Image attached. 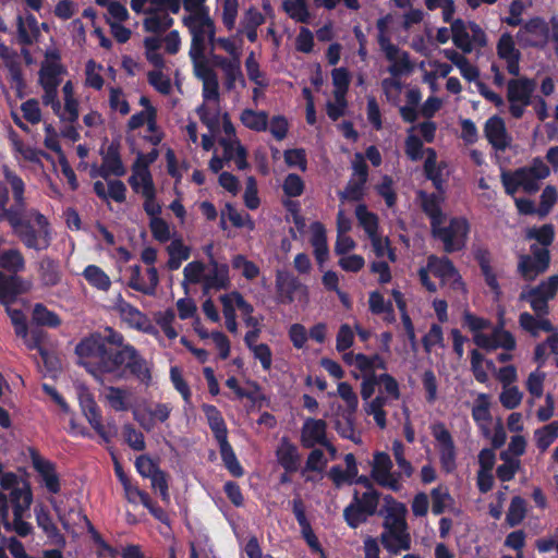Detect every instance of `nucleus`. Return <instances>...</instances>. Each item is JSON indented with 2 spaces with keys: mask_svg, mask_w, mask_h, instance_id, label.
<instances>
[{
  "mask_svg": "<svg viewBox=\"0 0 558 558\" xmlns=\"http://www.w3.org/2000/svg\"><path fill=\"white\" fill-rule=\"evenodd\" d=\"M302 288L300 280L288 271L278 270L276 274V294L279 304L289 305L294 301V294Z\"/></svg>",
  "mask_w": 558,
  "mask_h": 558,
  "instance_id": "nucleus-20",
  "label": "nucleus"
},
{
  "mask_svg": "<svg viewBox=\"0 0 558 558\" xmlns=\"http://www.w3.org/2000/svg\"><path fill=\"white\" fill-rule=\"evenodd\" d=\"M428 266L432 268L433 274L442 280L451 279L458 271L452 260L447 256H429Z\"/></svg>",
  "mask_w": 558,
  "mask_h": 558,
  "instance_id": "nucleus-37",
  "label": "nucleus"
},
{
  "mask_svg": "<svg viewBox=\"0 0 558 558\" xmlns=\"http://www.w3.org/2000/svg\"><path fill=\"white\" fill-rule=\"evenodd\" d=\"M241 123L255 132H265L268 128V113L266 111H256L250 108L242 110L240 114Z\"/></svg>",
  "mask_w": 558,
  "mask_h": 558,
  "instance_id": "nucleus-30",
  "label": "nucleus"
},
{
  "mask_svg": "<svg viewBox=\"0 0 558 558\" xmlns=\"http://www.w3.org/2000/svg\"><path fill=\"white\" fill-rule=\"evenodd\" d=\"M551 35V28L541 16L527 20L517 33L519 43L524 48L545 49Z\"/></svg>",
  "mask_w": 558,
  "mask_h": 558,
  "instance_id": "nucleus-6",
  "label": "nucleus"
},
{
  "mask_svg": "<svg viewBox=\"0 0 558 558\" xmlns=\"http://www.w3.org/2000/svg\"><path fill=\"white\" fill-rule=\"evenodd\" d=\"M525 238L527 240H535L543 245L542 248H547L555 240V228L551 223H545L542 227H533L527 229Z\"/></svg>",
  "mask_w": 558,
  "mask_h": 558,
  "instance_id": "nucleus-48",
  "label": "nucleus"
},
{
  "mask_svg": "<svg viewBox=\"0 0 558 558\" xmlns=\"http://www.w3.org/2000/svg\"><path fill=\"white\" fill-rule=\"evenodd\" d=\"M451 33L454 46L463 53H471L473 50L472 39L463 20L457 19L451 23Z\"/></svg>",
  "mask_w": 558,
  "mask_h": 558,
  "instance_id": "nucleus-33",
  "label": "nucleus"
},
{
  "mask_svg": "<svg viewBox=\"0 0 558 558\" xmlns=\"http://www.w3.org/2000/svg\"><path fill=\"white\" fill-rule=\"evenodd\" d=\"M10 502L13 508V512L19 507L21 512H25L29 509L33 502V492L31 484L27 481H22V487L16 486L10 490Z\"/></svg>",
  "mask_w": 558,
  "mask_h": 558,
  "instance_id": "nucleus-31",
  "label": "nucleus"
},
{
  "mask_svg": "<svg viewBox=\"0 0 558 558\" xmlns=\"http://www.w3.org/2000/svg\"><path fill=\"white\" fill-rule=\"evenodd\" d=\"M557 197L558 194L556 187L553 185H547L541 194L539 207L537 209L538 215L542 217L548 215L550 209L556 204Z\"/></svg>",
  "mask_w": 558,
  "mask_h": 558,
  "instance_id": "nucleus-64",
  "label": "nucleus"
},
{
  "mask_svg": "<svg viewBox=\"0 0 558 558\" xmlns=\"http://www.w3.org/2000/svg\"><path fill=\"white\" fill-rule=\"evenodd\" d=\"M485 137L494 149L504 151L510 143L506 124L499 116L490 117L484 126Z\"/></svg>",
  "mask_w": 558,
  "mask_h": 558,
  "instance_id": "nucleus-18",
  "label": "nucleus"
},
{
  "mask_svg": "<svg viewBox=\"0 0 558 558\" xmlns=\"http://www.w3.org/2000/svg\"><path fill=\"white\" fill-rule=\"evenodd\" d=\"M106 399L109 405L117 412H123L129 409L128 392L123 388L109 386L107 388Z\"/></svg>",
  "mask_w": 558,
  "mask_h": 558,
  "instance_id": "nucleus-49",
  "label": "nucleus"
},
{
  "mask_svg": "<svg viewBox=\"0 0 558 558\" xmlns=\"http://www.w3.org/2000/svg\"><path fill=\"white\" fill-rule=\"evenodd\" d=\"M35 515L37 525L44 531L47 537L54 544L64 546L65 538L63 534L60 533L58 526L54 524L49 510L44 506L36 507Z\"/></svg>",
  "mask_w": 558,
  "mask_h": 558,
  "instance_id": "nucleus-25",
  "label": "nucleus"
},
{
  "mask_svg": "<svg viewBox=\"0 0 558 558\" xmlns=\"http://www.w3.org/2000/svg\"><path fill=\"white\" fill-rule=\"evenodd\" d=\"M519 300L527 302L537 318L546 317L550 313L549 301L542 295L533 294V290L527 287L520 292Z\"/></svg>",
  "mask_w": 558,
  "mask_h": 558,
  "instance_id": "nucleus-32",
  "label": "nucleus"
},
{
  "mask_svg": "<svg viewBox=\"0 0 558 558\" xmlns=\"http://www.w3.org/2000/svg\"><path fill=\"white\" fill-rule=\"evenodd\" d=\"M357 473V471L350 468L343 470L341 465L337 464L329 469L327 475L336 488H341L344 484L353 485Z\"/></svg>",
  "mask_w": 558,
  "mask_h": 558,
  "instance_id": "nucleus-47",
  "label": "nucleus"
},
{
  "mask_svg": "<svg viewBox=\"0 0 558 558\" xmlns=\"http://www.w3.org/2000/svg\"><path fill=\"white\" fill-rule=\"evenodd\" d=\"M300 440L301 445L306 449L319 445L331 453L336 452L335 446L327 438V423L322 418H306L301 428Z\"/></svg>",
  "mask_w": 558,
  "mask_h": 558,
  "instance_id": "nucleus-9",
  "label": "nucleus"
},
{
  "mask_svg": "<svg viewBox=\"0 0 558 558\" xmlns=\"http://www.w3.org/2000/svg\"><path fill=\"white\" fill-rule=\"evenodd\" d=\"M529 288L533 290V294L542 295L547 301L554 300L558 292V275L549 276L537 286Z\"/></svg>",
  "mask_w": 558,
  "mask_h": 558,
  "instance_id": "nucleus-55",
  "label": "nucleus"
},
{
  "mask_svg": "<svg viewBox=\"0 0 558 558\" xmlns=\"http://www.w3.org/2000/svg\"><path fill=\"white\" fill-rule=\"evenodd\" d=\"M518 184L523 189L524 192L532 194L539 190V180L529 172L524 167L514 170Z\"/></svg>",
  "mask_w": 558,
  "mask_h": 558,
  "instance_id": "nucleus-62",
  "label": "nucleus"
},
{
  "mask_svg": "<svg viewBox=\"0 0 558 558\" xmlns=\"http://www.w3.org/2000/svg\"><path fill=\"white\" fill-rule=\"evenodd\" d=\"M83 276L90 286L98 290L108 291L111 287L109 276L96 265L86 266Z\"/></svg>",
  "mask_w": 558,
  "mask_h": 558,
  "instance_id": "nucleus-40",
  "label": "nucleus"
},
{
  "mask_svg": "<svg viewBox=\"0 0 558 558\" xmlns=\"http://www.w3.org/2000/svg\"><path fill=\"white\" fill-rule=\"evenodd\" d=\"M472 417L475 422L490 421L489 400L486 393H480L472 409Z\"/></svg>",
  "mask_w": 558,
  "mask_h": 558,
  "instance_id": "nucleus-63",
  "label": "nucleus"
},
{
  "mask_svg": "<svg viewBox=\"0 0 558 558\" xmlns=\"http://www.w3.org/2000/svg\"><path fill=\"white\" fill-rule=\"evenodd\" d=\"M5 311L14 327L15 335L19 338L26 339L28 336V326L24 312L19 308H11L10 305L5 306Z\"/></svg>",
  "mask_w": 558,
  "mask_h": 558,
  "instance_id": "nucleus-53",
  "label": "nucleus"
},
{
  "mask_svg": "<svg viewBox=\"0 0 558 558\" xmlns=\"http://www.w3.org/2000/svg\"><path fill=\"white\" fill-rule=\"evenodd\" d=\"M169 259L167 267L170 270H177L181 267L183 260L190 258V248L185 246L180 239L173 240L167 247Z\"/></svg>",
  "mask_w": 558,
  "mask_h": 558,
  "instance_id": "nucleus-35",
  "label": "nucleus"
},
{
  "mask_svg": "<svg viewBox=\"0 0 558 558\" xmlns=\"http://www.w3.org/2000/svg\"><path fill=\"white\" fill-rule=\"evenodd\" d=\"M26 292L24 281L17 275L8 276L0 271V304L9 306L19 295Z\"/></svg>",
  "mask_w": 558,
  "mask_h": 558,
  "instance_id": "nucleus-21",
  "label": "nucleus"
},
{
  "mask_svg": "<svg viewBox=\"0 0 558 558\" xmlns=\"http://www.w3.org/2000/svg\"><path fill=\"white\" fill-rule=\"evenodd\" d=\"M305 183L296 173H289L282 183V191L289 198L299 197L304 193Z\"/></svg>",
  "mask_w": 558,
  "mask_h": 558,
  "instance_id": "nucleus-56",
  "label": "nucleus"
},
{
  "mask_svg": "<svg viewBox=\"0 0 558 558\" xmlns=\"http://www.w3.org/2000/svg\"><path fill=\"white\" fill-rule=\"evenodd\" d=\"M219 451L225 468L234 477H242L244 475V469L239 462L236 454L229 441L219 445Z\"/></svg>",
  "mask_w": 558,
  "mask_h": 558,
  "instance_id": "nucleus-36",
  "label": "nucleus"
},
{
  "mask_svg": "<svg viewBox=\"0 0 558 558\" xmlns=\"http://www.w3.org/2000/svg\"><path fill=\"white\" fill-rule=\"evenodd\" d=\"M24 513L25 512H21L20 508L17 507L13 513V524L5 521L4 529L8 531L13 529L15 533L21 537L28 536L33 532V526L31 523L23 520Z\"/></svg>",
  "mask_w": 558,
  "mask_h": 558,
  "instance_id": "nucleus-61",
  "label": "nucleus"
},
{
  "mask_svg": "<svg viewBox=\"0 0 558 558\" xmlns=\"http://www.w3.org/2000/svg\"><path fill=\"white\" fill-rule=\"evenodd\" d=\"M532 255L523 254L519 258L518 272L525 281H533L545 272L550 264L548 248H539L536 244L530 246Z\"/></svg>",
  "mask_w": 558,
  "mask_h": 558,
  "instance_id": "nucleus-7",
  "label": "nucleus"
},
{
  "mask_svg": "<svg viewBox=\"0 0 558 558\" xmlns=\"http://www.w3.org/2000/svg\"><path fill=\"white\" fill-rule=\"evenodd\" d=\"M31 459L33 468L41 477L46 489L50 494H59L61 490V483L56 470V464L50 460L44 459L35 449H31Z\"/></svg>",
  "mask_w": 558,
  "mask_h": 558,
  "instance_id": "nucleus-14",
  "label": "nucleus"
},
{
  "mask_svg": "<svg viewBox=\"0 0 558 558\" xmlns=\"http://www.w3.org/2000/svg\"><path fill=\"white\" fill-rule=\"evenodd\" d=\"M182 22L184 25H190V23L201 22L202 27L205 33V36L208 37V40L211 44L216 43L217 38L215 37V34H216L215 23L210 19L207 9H202L199 12H195L194 14L184 16Z\"/></svg>",
  "mask_w": 558,
  "mask_h": 558,
  "instance_id": "nucleus-41",
  "label": "nucleus"
},
{
  "mask_svg": "<svg viewBox=\"0 0 558 558\" xmlns=\"http://www.w3.org/2000/svg\"><path fill=\"white\" fill-rule=\"evenodd\" d=\"M0 266L8 270L12 271L14 275L24 270L25 268V259L23 254L17 248H10L3 251L0 255Z\"/></svg>",
  "mask_w": 558,
  "mask_h": 558,
  "instance_id": "nucleus-42",
  "label": "nucleus"
},
{
  "mask_svg": "<svg viewBox=\"0 0 558 558\" xmlns=\"http://www.w3.org/2000/svg\"><path fill=\"white\" fill-rule=\"evenodd\" d=\"M558 438V420L537 428L534 432L536 447L542 451H546L549 446Z\"/></svg>",
  "mask_w": 558,
  "mask_h": 558,
  "instance_id": "nucleus-38",
  "label": "nucleus"
},
{
  "mask_svg": "<svg viewBox=\"0 0 558 558\" xmlns=\"http://www.w3.org/2000/svg\"><path fill=\"white\" fill-rule=\"evenodd\" d=\"M50 57L53 60L44 62L39 70V83L41 87H58L61 83L60 75L64 72V68L59 62V53L53 52Z\"/></svg>",
  "mask_w": 558,
  "mask_h": 558,
  "instance_id": "nucleus-24",
  "label": "nucleus"
},
{
  "mask_svg": "<svg viewBox=\"0 0 558 558\" xmlns=\"http://www.w3.org/2000/svg\"><path fill=\"white\" fill-rule=\"evenodd\" d=\"M474 259L477 263L485 284L489 288L495 301L502 296V290L498 281V274L492 266L490 252L487 248H478L474 252Z\"/></svg>",
  "mask_w": 558,
  "mask_h": 558,
  "instance_id": "nucleus-15",
  "label": "nucleus"
},
{
  "mask_svg": "<svg viewBox=\"0 0 558 558\" xmlns=\"http://www.w3.org/2000/svg\"><path fill=\"white\" fill-rule=\"evenodd\" d=\"M422 211L428 217L432 235L444 244V251L448 254L462 251L466 243L470 225L464 217H452L449 225L442 223L446 215L442 211L446 193H428L420 190L416 193Z\"/></svg>",
  "mask_w": 558,
  "mask_h": 558,
  "instance_id": "nucleus-3",
  "label": "nucleus"
},
{
  "mask_svg": "<svg viewBox=\"0 0 558 558\" xmlns=\"http://www.w3.org/2000/svg\"><path fill=\"white\" fill-rule=\"evenodd\" d=\"M430 433L437 441L439 463L444 472L450 474L457 469V448L453 437L442 422L434 423Z\"/></svg>",
  "mask_w": 558,
  "mask_h": 558,
  "instance_id": "nucleus-5",
  "label": "nucleus"
},
{
  "mask_svg": "<svg viewBox=\"0 0 558 558\" xmlns=\"http://www.w3.org/2000/svg\"><path fill=\"white\" fill-rule=\"evenodd\" d=\"M496 50L498 58L506 61L508 73L518 76L520 73L521 52L515 48L510 33L506 32L499 37Z\"/></svg>",
  "mask_w": 558,
  "mask_h": 558,
  "instance_id": "nucleus-16",
  "label": "nucleus"
},
{
  "mask_svg": "<svg viewBox=\"0 0 558 558\" xmlns=\"http://www.w3.org/2000/svg\"><path fill=\"white\" fill-rule=\"evenodd\" d=\"M526 515V501L521 496H514L506 514V523L510 527L518 526Z\"/></svg>",
  "mask_w": 558,
  "mask_h": 558,
  "instance_id": "nucleus-44",
  "label": "nucleus"
},
{
  "mask_svg": "<svg viewBox=\"0 0 558 558\" xmlns=\"http://www.w3.org/2000/svg\"><path fill=\"white\" fill-rule=\"evenodd\" d=\"M245 69L250 81H252L259 87L268 86L265 73L260 71L259 63L255 59V54L253 51L245 59Z\"/></svg>",
  "mask_w": 558,
  "mask_h": 558,
  "instance_id": "nucleus-52",
  "label": "nucleus"
},
{
  "mask_svg": "<svg viewBox=\"0 0 558 558\" xmlns=\"http://www.w3.org/2000/svg\"><path fill=\"white\" fill-rule=\"evenodd\" d=\"M144 197L143 208L151 218H159L161 214V205L156 201L155 184L141 185L140 192Z\"/></svg>",
  "mask_w": 558,
  "mask_h": 558,
  "instance_id": "nucleus-45",
  "label": "nucleus"
},
{
  "mask_svg": "<svg viewBox=\"0 0 558 558\" xmlns=\"http://www.w3.org/2000/svg\"><path fill=\"white\" fill-rule=\"evenodd\" d=\"M120 142L112 141L106 151H101L102 155V163L100 168H93L90 171V177L95 178L97 175L107 180L110 175L114 177H123L126 173V169L123 165L121 154H120Z\"/></svg>",
  "mask_w": 558,
  "mask_h": 558,
  "instance_id": "nucleus-11",
  "label": "nucleus"
},
{
  "mask_svg": "<svg viewBox=\"0 0 558 558\" xmlns=\"http://www.w3.org/2000/svg\"><path fill=\"white\" fill-rule=\"evenodd\" d=\"M432 512L435 515H440L446 510V502L451 501L452 498L446 487L438 486L432 489Z\"/></svg>",
  "mask_w": 558,
  "mask_h": 558,
  "instance_id": "nucleus-59",
  "label": "nucleus"
},
{
  "mask_svg": "<svg viewBox=\"0 0 558 558\" xmlns=\"http://www.w3.org/2000/svg\"><path fill=\"white\" fill-rule=\"evenodd\" d=\"M185 26L189 27L192 35L191 48L189 52L191 60L204 59L206 36L201 22L190 23V25Z\"/></svg>",
  "mask_w": 558,
  "mask_h": 558,
  "instance_id": "nucleus-34",
  "label": "nucleus"
},
{
  "mask_svg": "<svg viewBox=\"0 0 558 558\" xmlns=\"http://www.w3.org/2000/svg\"><path fill=\"white\" fill-rule=\"evenodd\" d=\"M380 543L390 554L398 555L401 550L411 548V536L408 530L381 533Z\"/></svg>",
  "mask_w": 558,
  "mask_h": 558,
  "instance_id": "nucleus-28",
  "label": "nucleus"
},
{
  "mask_svg": "<svg viewBox=\"0 0 558 558\" xmlns=\"http://www.w3.org/2000/svg\"><path fill=\"white\" fill-rule=\"evenodd\" d=\"M365 184L366 182H364L363 180H350L347 184V186L344 187L343 191H340L338 193L339 195V198L344 202V201H350V202H360L363 199L364 197V189H365Z\"/></svg>",
  "mask_w": 558,
  "mask_h": 558,
  "instance_id": "nucleus-54",
  "label": "nucleus"
},
{
  "mask_svg": "<svg viewBox=\"0 0 558 558\" xmlns=\"http://www.w3.org/2000/svg\"><path fill=\"white\" fill-rule=\"evenodd\" d=\"M33 322L38 326L57 328L61 325V319L54 312L48 310L44 304L36 303L33 308Z\"/></svg>",
  "mask_w": 558,
  "mask_h": 558,
  "instance_id": "nucleus-43",
  "label": "nucleus"
},
{
  "mask_svg": "<svg viewBox=\"0 0 558 558\" xmlns=\"http://www.w3.org/2000/svg\"><path fill=\"white\" fill-rule=\"evenodd\" d=\"M78 401L81 410L90 426L105 442L109 444L112 435L107 430L101 422V412L94 396L88 390H83L78 395Z\"/></svg>",
  "mask_w": 558,
  "mask_h": 558,
  "instance_id": "nucleus-12",
  "label": "nucleus"
},
{
  "mask_svg": "<svg viewBox=\"0 0 558 558\" xmlns=\"http://www.w3.org/2000/svg\"><path fill=\"white\" fill-rule=\"evenodd\" d=\"M123 436L125 442L136 451H143L146 448L144 434L137 430L132 424L123 425Z\"/></svg>",
  "mask_w": 558,
  "mask_h": 558,
  "instance_id": "nucleus-60",
  "label": "nucleus"
},
{
  "mask_svg": "<svg viewBox=\"0 0 558 558\" xmlns=\"http://www.w3.org/2000/svg\"><path fill=\"white\" fill-rule=\"evenodd\" d=\"M426 153L427 157L423 166L425 178L432 181L436 192L446 193L445 180L442 178V170L446 163L440 162L437 165V155L434 148H427Z\"/></svg>",
  "mask_w": 558,
  "mask_h": 558,
  "instance_id": "nucleus-23",
  "label": "nucleus"
},
{
  "mask_svg": "<svg viewBox=\"0 0 558 558\" xmlns=\"http://www.w3.org/2000/svg\"><path fill=\"white\" fill-rule=\"evenodd\" d=\"M535 88L536 82L533 78H512L507 85V99L509 102H522L523 106H531Z\"/></svg>",
  "mask_w": 558,
  "mask_h": 558,
  "instance_id": "nucleus-17",
  "label": "nucleus"
},
{
  "mask_svg": "<svg viewBox=\"0 0 558 558\" xmlns=\"http://www.w3.org/2000/svg\"><path fill=\"white\" fill-rule=\"evenodd\" d=\"M371 476L356 475L354 484L363 486L362 494L354 489L351 502L343 509V520L350 529H357L377 513L381 493L375 488Z\"/></svg>",
  "mask_w": 558,
  "mask_h": 558,
  "instance_id": "nucleus-4",
  "label": "nucleus"
},
{
  "mask_svg": "<svg viewBox=\"0 0 558 558\" xmlns=\"http://www.w3.org/2000/svg\"><path fill=\"white\" fill-rule=\"evenodd\" d=\"M213 269L204 276L205 290H222L230 286L229 266L211 260Z\"/></svg>",
  "mask_w": 558,
  "mask_h": 558,
  "instance_id": "nucleus-26",
  "label": "nucleus"
},
{
  "mask_svg": "<svg viewBox=\"0 0 558 558\" xmlns=\"http://www.w3.org/2000/svg\"><path fill=\"white\" fill-rule=\"evenodd\" d=\"M158 157L157 149L147 154L138 153L136 160L132 166V175L129 178V184L135 193L140 192L141 185L154 184L153 175L149 171V165Z\"/></svg>",
  "mask_w": 558,
  "mask_h": 558,
  "instance_id": "nucleus-13",
  "label": "nucleus"
},
{
  "mask_svg": "<svg viewBox=\"0 0 558 558\" xmlns=\"http://www.w3.org/2000/svg\"><path fill=\"white\" fill-rule=\"evenodd\" d=\"M3 175L11 186L14 204L9 203V189L0 182V221H7L13 234L26 248L45 251L51 245L52 233L48 218L38 209L26 210L25 183L23 179L8 166L3 167Z\"/></svg>",
  "mask_w": 558,
  "mask_h": 558,
  "instance_id": "nucleus-2",
  "label": "nucleus"
},
{
  "mask_svg": "<svg viewBox=\"0 0 558 558\" xmlns=\"http://www.w3.org/2000/svg\"><path fill=\"white\" fill-rule=\"evenodd\" d=\"M385 507L377 510L378 515H384L385 520L383 526L385 531L383 533H391L392 531L408 530V523L405 520L407 507L404 504L398 501L391 495H385L383 497Z\"/></svg>",
  "mask_w": 558,
  "mask_h": 558,
  "instance_id": "nucleus-10",
  "label": "nucleus"
},
{
  "mask_svg": "<svg viewBox=\"0 0 558 558\" xmlns=\"http://www.w3.org/2000/svg\"><path fill=\"white\" fill-rule=\"evenodd\" d=\"M355 216L359 225L363 228L367 236H374L378 233V217L369 211L365 204H359L355 208Z\"/></svg>",
  "mask_w": 558,
  "mask_h": 558,
  "instance_id": "nucleus-39",
  "label": "nucleus"
},
{
  "mask_svg": "<svg viewBox=\"0 0 558 558\" xmlns=\"http://www.w3.org/2000/svg\"><path fill=\"white\" fill-rule=\"evenodd\" d=\"M335 428H336L337 433L340 435V437H342L344 439H350V440L354 441L355 444H359L361 441L360 438L355 437L354 413L347 411L342 415V420H338L336 422Z\"/></svg>",
  "mask_w": 558,
  "mask_h": 558,
  "instance_id": "nucleus-50",
  "label": "nucleus"
},
{
  "mask_svg": "<svg viewBox=\"0 0 558 558\" xmlns=\"http://www.w3.org/2000/svg\"><path fill=\"white\" fill-rule=\"evenodd\" d=\"M392 461L390 456L384 451L374 453L371 477L380 487L392 492H399L402 488L400 483V473H392Z\"/></svg>",
  "mask_w": 558,
  "mask_h": 558,
  "instance_id": "nucleus-8",
  "label": "nucleus"
},
{
  "mask_svg": "<svg viewBox=\"0 0 558 558\" xmlns=\"http://www.w3.org/2000/svg\"><path fill=\"white\" fill-rule=\"evenodd\" d=\"M108 331L107 336L92 333L77 343L80 364L99 383L105 376L114 381L134 378L148 387L153 379L148 361L134 345L125 343L120 332L111 328Z\"/></svg>",
  "mask_w": 558,
  "mask_h": 558,
  "instance_id": "nucleus-1",
  "label": "nucleus"
},
{
  "mask_svg": "<svg viewBox=\"0 0 558 558\" xmlns=\"http://www.w3.org/2000/svg\"><path fill=\"white\" fill-rule=\"evenodd\" d=\"M209 428L211 429L215 439L218 445H221L228 440V427L226 421L216 405L204 403L202 405Z\"/></svg>",
  "mask_w": 558,
  "mask_h": 558,
  "instance_id": "nucleus-22",
  "label": "nucleus"
},
{
  "mask_svg": "<svg viewBox=\"0 0 558 558\" xmlns=\"http://www.w3.org/2000/svg\"><path fill=\"white\" fill-rule=\"evenodd\" d=\"M225 74V86L227 90H232L235 88V82L239 81L242 87H245L246 82L244 78V75L241 70V59L233 60V62L225 68L223 70Z\"/></svg>",
  "mask_w": 558,
  "mask_h": 558,
  "instance_id": "nucleus-51",
  "label": "nucleus"
},
{
  "mask_svg": "<svg viewBox=\"0 0 558 558\" xmlns=\"http://www.w3.org/2000/svg\"><path fill=\"white\" fill-rule=\"evenodd\" d=\"M282 8L286 13L296 22L308 23L310 12L306 0H284Z\"/></svg>",
  "mask_w": 558,
  "mask_h": 558,
  "instance_id": "nucleus-46",
  "label": "nucleus"
},
{
  "mask_svg": "<svg viewBox=\"0 0 558 558\" xmlns=\"http://www.w3.org/2000/svg\"><path fill=\"white\" fill-rule=\"evenodd\" d=\"M312 230L311 244L313 246L314 256L317 264L323 265L329 255L326 229L322 222L316 221L312 225Z\"/></svg>",
  "mask_w": 558,
  "mask_h": 558,
  "instance_id": "nucleus-29",
  "label": "nucleus"
},
{
  "mask_svg": "<svg viewBox=\"0 0 558 558\" xmlns=\"http://www.w3.org/2000/svg\"><path fill=\"white\" fill-rule=\"evenodd\" d=\"M38 274L41 284L47 288L59 284L62 278L59 262L49 256L38 263Z\"/></svg>",
  "mask_w": 558,
  "mask_h": 558,
  "instance_id": "nucleus-27",
  "label": "nucleus"
},
{
  "mask_svg": "<svg viewBox=\"0 0 558 558\" xmlns=\"http://www.w3.org/2000/svg\"><path fill=\"white\" fill-rule=\"evenodd\" d=\"M175 314L172 308L159 312L155 318L157 325L161 328L166 337L170 340H173L178 337V332L172 326Z\"/></svg>",
  "mask_w": 558,
  "mask_h": 558,
  "instance_id": "nucleus-58",
  "label": "nucleus"
},
{
  "mask_svg": "<svg viewBox=\"0 0 558 558\" xmlns=\"http://www.w3.org/2000/svg\"><path fill=\"white\" fill-rule=\"evenodd\" d=\"M494 338V350L501 348L506 351H513L517 347V341L514 336L504 329L502 325L497 326L493 330Z\"/></svg>",
  "mask_w": 558,
  "mask_h": 558,
  "instance_id": "nucleus-57",
  "label": "nucleus"
},
{
  "mask_svg": "<svg viewBox=\"0 0 558 558\" xmlns=\"http://www.w3.org/2000/svg\"><path fill=\"white\" fill-rule=\"evenodd\" d=\"M276 458L279 465L287 473H295L300 468L301 454L299 449L287 436L280 439L276 449Z\"/></svg>",
  "mask_w": 558,
  "mask_h": 558,
  "instance_id": "nucleus-19",
  "label": "nucleus"
}]
</instances>
